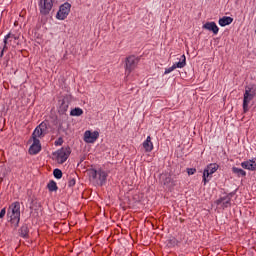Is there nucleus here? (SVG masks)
Returning a JSON list of instances; mask_svg holds the SVG:
<instances>
[{"instance_id": "31", "label": "nucleus", "mask_w": 256, "mask_h": 256, "mask_svg": "<svg viewBox=\"0 0 256 256\" xmlns=\"http://www.w3.org/2000/svg\"><path fill=\"white\" fill-rule=\"evenodd\" d=\"M17 25H19V22L15 21L14 26L17 27Z\"/></svg>"}, {"instance_id": "2", "label": "nucleus", "mask_w": 256, "mask_h": 256, "mask_svg": "<svg viewBox=\"0 0 256 256\" xmlns=\"http://www.w3.org/2000/svg\"><path fill=\"white\" fill-rule=\"evenodd\" d=\"M256 96V88L255 87H246L243 99V111L247 113L249 111V103L255 99Z\"/></svg>"}, {"instance_id": "15", "label": "nucleus", "mask_w": 256, "mask_h": 256, "mask_svg": "<svg viewBox=\"0 0 256 256\" xmlns=\"http://www.w3.org/2000/svg\"><path fill=\"white\" fill-rule=\"evenodd\" d=\"M8 217L10 218V223L13 229L19 227V221H21V216H15V214H11L8 212Z\"/></svg>"}, {"instance_id": "19", "label": "nucleus", "mask_w": 256, "mask_h": 256, "mask_svg": "<svg viewBox=\"0 0 256 256\" xmlns=\"http://www.w3.org/2000/svg\"><path fill=\"white\" fill-rule=\"evenodd\" d=\"M232 23H233V18L228 17V16H224V17L219 19V25L221 27H225L227 25H231Z\"/></svg>"}, {"instance_id": "7", "label": "nucleus", "mask_w": 256, "mask_h": 256, "mask_svg": "<svg viewBox=\"0 0 256 256\" xmlns=\"http://www.w3.org/2000/svg\"><path fill=\"white\" fill-rule=\"evenodd\" d=\"M71 11V4L69 3H64L63 5L60 6V9L56 15L57 19H60L63 21L69 15V12Z\"/></svg>"}, {"instance_id": "27", "label": "nucleus", "mask_w": 256, "mask_h": 256, "mask_svg": "<svg viewBox=\"0 0 256 256\" xmlns=\"http://www.w3.org/2000/svg\"><path fill=\"white\" fill-rule=\"evenodd\" d=\"M68 185H69V187H74V185H75V178L70 179V181L68 182Z\"/></svg>"}, {"instance_id": "20", "label": "nucleus", "mask_w": 256, "mask_h": 256, "mask_svg": "<svg viewBox=\"0 0 256 256\" xmlns=\"http://www.w3.org/2000/svg\"><path fill=\"white\" fill-rule=\"evenodd\" d=\"M70 115L72 117H81V115H83V109L74 108V109L71 110Z\"/></svg>"}, {"instance_id": "6", "label": "nucleus", "mask_w": 256, "mask_h": 256, "mask_svg": "<svg viewBox=\"0 0 256 256\" xmlns=\"http://www.w3.org/2000/svg\"><path fill=\"white\" fill-rule=\"evenodd\" d=\"M55 0H40V12L42 15H47L51 9H53V3Z\"/></svg>"}, {"instance_id": "17", "label": "nucleus", "mask_w": 256, "mask_h": 256, "mask_svg": "<svg viewBox=\"0 0 256 256\" xmlns=\"http://www.w3.org/2000/svg\"><path fill=\"white\" fill-rule=\"evenodd\" d=\"M243 169H248L249 171H256V161L249 160L246 162H242Z\"/></svg>"}, {"instance_id": "3", "label": "nucleus", "mask_w": 256, "mask_h": 256, "mask_svg": "<svg viewBox=\"0 0 256 256\" xmlns=\"http://www.w3.org/2000/svg\"><path fill=\"white\" fill-rule=\"evenodd\" d=\"M8 43H10V46L13 48L19 47V45H21V41L19 40V37L15 36L14 34L9 33L8 35H6V37L4 39V47L1 51L0 57H3V53H5V51H7Z\"/></svg>"}, {"instance_id": "29", "label": "nucleus", "mask_w": 256, "mask_h": 256, "mask_svg": "<svg viewBox=\"0 0 256 256\" xmlns=\"http://www.w3.org/2000/svg\"><path fill=\"white\" fill-rule=\"evenodd\" d=\"M57 145H63V138L58 139Z\"/></svg>"}, {"instance_id": "24", "label": "nucleus", "mask_w": 256, "mask_h": 256, "mask_svg": "<svg viewBox=\"0 0 256 256\" xmlns=\"http://www.w3.org/2000/svg\"><path fill=\"white\" fill-rule=\"evenodd\" d=\"M49 191H57V183L55 181H50L48 183Z\"/></svg>"}, {"instance_id": "18", "label": "nucleus", "mask_w": 256, "mask_h": 256, "mask_svg": "<svg viewBox=\"0 0 256 256\" xmlns=\"http://www.w3.org/2000/svg\"><path fill=\"white\" fill-rule=\"evenodd\" d=\"M143 147L146 153H151L153 149V142H151V136H148L146 141L143 142Z\"/></svg>"}, {"instance_id": "21", "label": "nucleus", "mask_w": 256, "mask_h": 256, "mask_svg": "<svg viewBox=\"0 0 256 256\" xmlns=\"http://www.w3.org/2000/svg\"><path fill=\"white\" fill-rule=\"evenodd\" d=\"M232 171L233 173H235L238 177H240V175L242 177H245L247 175V173L243 170V169H240V168H236V167H233L232 168Z\"/></svg>"}, {"instance_id": "16", "label": "nucleus", "mask_w": 256, "mask_h": 256, "mask_svg": "<svg viewBox=\"0 0 256 256\" xmlns=\"http://www.w3.org/2000/svg\"><path fill=\"white\" fill-rule=\"evenodd\" d=\"M203 27L208 31H212L214 35H217L219 33V27H217V24H215V22H207L206 24H204Z\"/></svg>"}, {"instance_id": "13", "label": "nucleus", "mask_w": 256, "mask_h": 256, "mask_svg": "<svg viewBox=\"0 0 256 256\" xmlns=\"http://www.w3.org/2000/svg\"><path fill=\"white\" fill-rule=\"evenodd\" d=\"M8 213H11L13 215L21 216V205L19 202H14L8 209Z\"/></svg>"}, {"instance_id": "11", "label": "nucleus", "mask_w": 256, "mask_h": 256, "mask_svg": "<svg viewBox=\"0 0 256 256\" xmlns=\"http://www.w3.org/2000/svg\"><path fill=\"white\" fill-rule=\"evenodd\" d=\"M31 141L33 143L29 148V153H30V155H37V153H39V151H41V141H39V139L33 140L30 138L29 143H31Z\"/></svg>"}, {"instance_id": "10", "label": "nucleus", "mask_w": 256, "mask_h": 256, "mask_svg": "<svg viewBox=\"0 0 256 256\" xmlns=\"http://www.w3.org/2000/svg\"><path fill=\"white\" fill-rule=\"evenodd\" d=\"M217 169H219V165L217 164H210L207 166V169H205L203 173L204 185L207 184V177H209L210 175H213V173H215Z\"/></svg>"}, {"instance_id": "4", "label": "nucleus", "mask_w": 256, "mask_h": 256, "mask_svg": "<svg viewBox=\"0 0 256 256\" xmlns=\"http://www.w3.org/2000/svg\"><path fill=\"white\" fill-rule=\"evenodd\" d=\"M47 135V123L42 122L40 123L32 133L31 139H43V137Z\"/></svg>"}, {"instance_id": "26", "label": "nucleus", "mask_w": 256, "mask_h": 256, "mask_svg": "<svg viewBox=\"0 0 256 256\" xmlns=\"http://www.w3.org/2000/svg\"><path fill=\"white\" fill-rule=\"evenodd\" d=\"M197 169L195 168H188L187 173L188 175H195Z\"/></svg>"}, {"instance_id": "1", "label": "nucleus", "mask_w": 256, "mask_h": 256, "mask_svg": "<svg viewBox=\"0 0 256 256\" xmlns=\"http://www.w3.org/2000/svg\"><path fill=\"white\" fill-rule=\"evenodd\" d=\"M88 175L91 180H93L97 185H104L105 182L107 181V172L103 170H95V169H90L88 170Z\"/></svg>"}, {"instance_id": "23", "label": "nucleus", "mask_w": 256, "mask_h": 256, "mask_svg": "<svg viewBox=\"0 0 256 256\" xmlns=\"http://www.w3.org/2000/svg\"><path fill=\"white\" fill-rule=\"evenodd\" d=\"M20 235L21 237H27L29 235V228L27 226H22L20 229Z\"/></svg>"}, {"instance_id": "25", "label": "nucleus", "mask_w": 256, "mask_h": 256, "mask_svg": "<svg viewBox=\"0 0 256 256\" xmlns=\"http://www.w3.org/2000/svg\"><path fill=\"white\" fill-rule=\"evenodd\" d=\"M53 175L56 179H61V177H63V172L60 169H55Z\"/></svg>"}, {"instance_id": "14", "label": "nucleus", "mask_w": 256, "mask_h": 256, "mask_svg": "<svg viewBox=\"0 0 256 256\" xmlns=\"http://www.w3.org/2000/svg\"><path fill=\"white\" fill-rule=\"evenodd\" d=\"M160 181H161V183H163V185H175L173 183V179H171V174H169V173L161 174Z\"/></svg>"}, {"instance_id": "12", "label": "nucleus", "mask_w": 256, "mask_h": 256, "mask_svg": "<svg viewBox=\"0 0 256 256\" xmlns=\"http://www.w3.org/2000/svg\"><path fill=\"white\" fill-rule=\"evenodd\" d=\"M99 139V132L86 131L84 134V141L86 143H95Z\"/></svg>"}, {"instance_id": "28", "label": "nucleus", "mask_w": 256, "mask_h": 256, "mask_svg": "<svg viewBox=\"0 0 256 256\" xmlns=\"http://www.w3.org/2000/svg\"><path fill=\"white\" fill-rule=\"evenodd\" d=\"M5 213H6V210L5 208H3L0 212V219H3V217H5Z\"/></svg>"}, {"instance_id": "8", "label": "nucleus", "mask_w": 256, "mask_h": 256, "mask_svg": "<svg viewBox=\"0 0 256 256\" xmlns=\"http://www.w3.org/2000/svg\"><path fill=\"white\" fill-rule=\"evenodd\" d=\"M137 63H139V60L135 56H129L126 58V73L128 75L137 67Z\"/></svg>"}, {"instance_id": "9", "label": "nucleus", "mask_w": 256, "mask_h": 256, "mask_svg": "<svg viewBox=\"0 0 256 256\" xmlns=\"http://www.w3.org/2000/svg\"><path fill=\"white\" fill-rule=\"evenodd\" d=\"M187 65V58L185 57V55L181 56V61L174 64L173 66H171L170 68L165 70V75L171 73V71H175V69H183V67H185Z\"/></svg>"}, {"instance_id": "22", "label": "nucleus", "mask_w": 256, "mask_h": 256, "mask_svg": "<svg viewBox=\"0 0 256 256\" xmlns=\"http://www.w3.org/2000/svg\"><path fill=\"white\" fill-rule=\"evenodd\" d=\"M223 207H229V205H231V202L229 199H226V198H221L220 200H218V205H221Z\"/></svg>"}, {"instance_id": "30", "label": "nucleus", "mask_w": 256, "mask_h": 256, "mask_svg": "<svg viewBox=\"0 0 256 256\" xmlns=\"http://www.w3.org/2000/svg\"><path fill=\"white\" fill-rule=\"evenodd\" d=\"M175 243H176L175 239H172V240L169 241V245H175Z\"/></svg>"}, {"instance_id": "5", "label": "nucleus", "mask_w": 256, "mask_h": 256, "mask_svg": "<svg viewBox=\"0 0 256 256\" xmlns=\"http://www.w3.org/2000/svg\"><path fill=\"white\" fill-rule=\"evenodd\" d=\"M54 155H56L57 163L62 165V163H65V161H67V159H69V155H71V148H69V147L61 148Z\"/></svg>"}]
</instances>
